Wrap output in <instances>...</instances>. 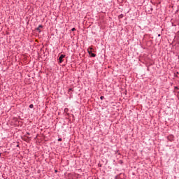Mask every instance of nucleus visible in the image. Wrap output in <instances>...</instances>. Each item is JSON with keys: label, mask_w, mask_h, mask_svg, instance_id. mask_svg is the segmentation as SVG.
I'll return each instance as SVG.
<instances>
[{"label": "nucleus", "mask_w": 179, "mask_h": 179, "mask_svg": "<svg viewBox=\"0 0 179 179\" xmlns=\"http://www.w3.org/2000/svg\"><path fill=\"white\" fill-rule=\"evenodd\" d=\"M43 29V25L40 24L38 25V27L36 28V31H38V33H41V29Z\"/></svg>", "instance_id": "f03ea898"}, {"label": "nucleus", "mask_w": 179, "mask_h": 179, "mask_svg": "<svg viewBox=\"0 0 179 179\" xmlns=\"http://www.w3.org/2000/svg\"><path fill=\"white\" fill-rule=\"evenodd\" d=\"M76 30V28H72V29H71V31H75Z\"/></svg>", "instance_id": "6e6552de"}, {"label": "nucleus", "mask_w": 179, "mask_h": 179, "mask_svg": "<svg viewBox=\"0 0 179 179\" xmlns=\"http://www.w3.org/2000/svg\"><path fill=\"white\" fill-rule=\"evenodd\" d=\"M17 148H19V144L17 145Z\"/></svg>", "instance_id": "ddd939ff"}, {"label": "nucleus", "mask_w": 179, "mask_h": 179, "mask_svg": "<svg viewBox=\"0 0 179 179\" xmlns=\"http://www.w3.org/2000/svg\"><path fill=\"white\" fill-rule=\"evenodd\" d=\"M169 141H170L171 142H173V141H174V136H170L168 137Z\"/></svg>", "instance_id": "7ed1b4c3"}, {"label": "nucleus", "mask_w": 179, "mask_h": 179, "mask_svg": "<svg viewBox=\"0 0 179 179\" xmlns=\"http://www.w3.org/2000/svg\"><path fill=\"white\" fill-rule=\"evenodd\" d=\"M88 54L90 55L92 54V52L88 50Z\"/></svg>", "instance_id": "9d476101"}, {"label": "nucleus", "mask_w": 179, "mask_h": 179, "mask_svg": "<svg viewBox=\"0 0 179 179\" xmlns=\"http://www.w3.org/2000/svg\"><path fill=\"white\" fill-rule=\"evenodd\" d=\"M176 73H177V75H178L179 74L178 71H177Z\"/></svg>", "instance_id": "f8f14e48"}, {"label": "nucleus", "mask_w": 179, "mask_h": 179, "mask_svg": "<svg viewBox=\"0 0 179 179\" xmlns=\"http://www.w3.org/2000/svg\"><path fill=\"white\" fill-rule=\"evenodd\" d=\"M178 59H179V55L178 56Z\"/></svg>", "instance_id": "4468645a"}, {"label": "nucleus", "mask_w": 179, "mask_h": 179, "mask_svg": "<svg viewBox=\"0 0 179 179\" xmlns=\"http://www.w3.org/2000/svg\"><path fill=\"white\" fill-rule=\"evenodd\" d=\"M160 36H162L160 34H158V37H160Z\"/></svg>", "instance_id": "9b49d317"}, {"label": "nucleus", "mask_w": 179, "mask_h": 179, "mask_svg": "<svg viewBox=\"0 0 179 179\" xmlns=\"http://www.w3.org/2000/svg\"><path fill=\"white\" fill-rule=\"evenodd\" d=\"M64 58H65V55H61L58 59L59 64L64 62Z\"/></svg>", "instance_id": "f257e3e1"}, {"label": "nucleus", "mask_w": 179, "mask_h": 179, "mask_svg": "<svg viewBox=\"0 0 179 179\" xmlns=\"http://www.w3.org/2000/svg\"><path fill=\"white\" fill-rule=\"evenodd\" d=\"M58 142H62V138H58Z\"/></svg>", "instance_id": "0eeeda50"}, {"label": "nucleus", "mask_w": 179, "mask_h": 179, "mask_svg": "<svg viewBox=\"0 0 179 179\" xmlns=\"http://www.w3.org/2000/svg\"><path fill=\"white\" fill-rule=\"evenodd\" d=\"M73 89L72 88H69L68 90V94H71V92H72Z\"/></svg>", "instance_id": "39448f33"}, {"label": "nucleus", "mask_w": 179, "mask_h": 179, "mask_svg": "<svg viewBox=\"0 0 179 179\" xmlns=\"http://www.w3.org/2000/svg\"><path fill=\"white\" fill-rule=\"evenodd\" d=\"M90 57H92V58H94L96 57V54L91 52Z\"/></svg>", "instance_id": "20e7f679"}, {"label": "nucleus", "mask_w": 179, "mask_h": 179, "mask_svg": "<svg viewBox=\"0 0 179 179\" xmlns=\"http://www.w3.org/2000/svg\"><path fill=\"white\" fill-rule=\"evenodd\" d=\"M55 173H57V171H55Z\"/></svg>", "instance_id": "2eb2a0df"}, {"label": "nucleus", "mask_w": 179, "mask_h": 179, "mask_svg": "<svg viewBox=\"0 0 179 179\" xmlns=\"http://www.w3.org/2000/svg\"><path fill=\"white\" fill-rule=\"evenodd\" d=\"M29 108H34V105L30 104L29 105Z\"/></svg>", "instance_id": "423d86ee"}, {"label": "nucleus", "mask_w": 179, "mask_h": 179, "mask_svg": "<svg viewBox=\"0 0 179 179\" xmlns=\"http://www.w3.org/2000/svg\"><path fill=\"white\" fill-rule=\"evenodd\" d=\"M100 99H101V100H104V96H100Z\"/></svg>", "instance_id": "1a4fd4ad"}]
</instances>
